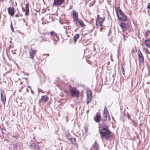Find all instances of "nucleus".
I'll return each instance as SVG.
<instances>
[{"instance_id": "f257e3e1", "label": "nucleus", "mask_w": 150, "mask_h": 150, "mask_svg": "<svg viewBox=\"0 0 150 150\" xmlns=\"http://www.w3.org/2000/svg\"><path fill=\"white\" fill-rule=\"evenodd\" d=\"M99 131L100 134L101 138L102 139L104 138L108 140L111 136L112 132L108 129H100Z\"/></svg>"}, {"instance_id": "f03ea898", "label": "nucleus", "mask_w": 150, "mask_h": 150, "mask_svg": "<svg viewBox=\"0 0 150 150\" xmlns=\"http://www.w3.org/2000/svg\"><path fill=\"white\" fill-rule=\"evenodd\" d=\"M70 94L73 97L78 98L79 96V91L75 88H71L69 90Z\"/></svg>"}, {"instance_id": "7ed1b4c3", "label": "nucleus", "mask_w": 150, "mask_h": 150, "mask_svg": "<svg viewBox=\"0 0 150 150\" xmlns=\"http://www.w3.org/2000/svg\"><path fill=\"white\" fill-rule=\"evenodd\" d=\"M117 15L118 20L119 21H125L127 20V17L121 10H119V13L118 14L117 11Z\"/></svg>"}, {"instance_id": "20e7f679", "label": "nucleus", "mask_w": 150, "mask_h": 150, "mask_svg": "<svg viewBox=\"0 0 150 150\" xmlns=\"http://www.w3.org/2000/svg\"><path fill=\"white\" fill-rule=\"evenodd\" d=\"M120 26L122 29V31L124 32L125 31H126L127 29H128L129 27V24L123 22L120 23Z\"/></svg>"}, {"instance_id": "39448f33", "label": "nucleus", "mask_w": 150, "mask_h": 150, "mask_svg": "<svg viewBox=\"0 0 150 150\" xmlns=\"http://www.w3.org/2000/svg\"><path fill=\"white\" fill-rule=\"evenodd\" d=\"M37 52V50L30 49L29 52V57L32 60H33L34 59V56L35 55Z\"/></svg>"}, {"instance_id": "423d86ee", "label": "nucleus", "mask_w": 150, "mask_h": 150, "mask_svg": "<svg viewBox=\"0 0 150 150\" xmlns=\"http://www.w3.org/2000/svg\"><path fill=\"white\" fill-rule=\"evenodd\" d=\"M75 22L77 26L79 25L82 28H84L86 26L83 21L81 19H78Z\"/></svg>"}, {"instance_id": "0eeeda50", "label": "nucleus", "mask_w": 150, "mask_h": 150, "mask_svg": "<svg viewBox=\"0 0 150 150\" xmlns=\"http://www.w3.org/2000/svg\"><path fill=\"white\" fill-rule=\"evenodd\" d=\"M94 121L97 123H99L101 121V116L100 113L97 112L94 117Z\"/></svg>"}, {"instance_id": "6e6552de", "label": "nucleus", "mask_w": 150, "mask_h": 150, "mask_svg": "<svg viewBox=\"0 0 150 150\" xmlns=\"http://www.w3.org/2000/svg\"><path fill=\"white\" fill-rule=\"evenodd\" d=\"M72 15L73 19V21H75L79 19L78 13L75 10H73Z\"/></svg>"}, {"instance_id": "1a4fd4ad", "label": "nucleus", "mask_w": 150, "mask_h": 150, "mask_svg": "<svg viewBox=\"0 0 150 150\" xmlns=\"http://www.w3.org/2000/svg\"><path fill=\"white\" fill-rule=\"evenodd\" d=\"M29 147L32 149H33L35 150H41L39 146L34 143L30 144L29 145Z\"/></svg>"}, {"instance_id": "9d476101", "label": "nucleus", "mask_w": 150, "mask_h": 150, "mask_svg": "<svg viewBox=\"0 0 150 150\" xmlns=\"http://www.w3.org/2000/svg\"><path fill=\"white\" fill-rule=\"evenodd\" d=\"M138 57H139V62L142 64H143L144 62V56L141 51L139 50L138 53Z\"/></svg>"}, {"instance_id": "9b49d317", "label": "nucleus", "mask_w": 150, "mask_h": 150, "mask_svg": "<svg viewBox=\"0 0 150 150\" xmlns=\"http://www.w3.org/2000/svg\"><path fill=\"white\" fill-rule=\"evenodd\" d=\"M64 2V0H54V6H61Z\"/></svg>"}, {"instance_id": "f8f14e48", "label": "nucleus", "mask_w": 150, "mask_h": 150, "mask_svg": "<svg viewBox=\"0 0 150 150\" xmlns=\"http://www.w3.org/2000/svg\"><path fill=\"white\" fill-rule=\"evenodd\" d=\"M99 128H102L100 129H108L109 128V126L106 123V122H103L101 125L99 124Z\"/></svg>"}, {"instance_id": "ddd939ff", "label": "nucleus", "mask_w": 150, "mask_h": 150, "mask_svg": "<svg viewBox=\"0 0 150 150\" xmlns=\"http://www.w3.org/2000/svg\"><path fill=\"white\" fill-rule=\"evenodd\" d=\"M105 18H100L98 19H96V25L97 26L98 23H99L100 27H103V23L104 21Z\"/></svg>"}, {"instance_id": "4468645a", "label": "nucleus", "mask_w": 150, "mask_h": 150, "mask_svg": "<svg viewBox=\"0 0 150 150\" xmlns=\"http://www.w3.org/2000/svg\"><path fill=\"white\" fill-rule=\"evenodd\" d=\"M9 14L12 16L14 15V9L13 7H9L8 8Z\"/></svg>"}, {"instance_id": "2eb2a0df", "label": "nucleus", "mask_w": 150, "mask_h": 150, "mask_svg": "<svg viewBox=\"0 0 150 150\" xmlns=\"http://www.w3.org/2000/svg\"><path fill=\"white\" fill-rule=\"evenodd\" d=\"M29 4L28 3H26L25 4V16H28L29 15Z\"/></svg>"}, {"instance_id": "dca6fc26", "label": "nucleus", "mask_w": 150, "mask_h": 150, "mask_svg": "<svg viewBox=\"0 0 150 150\" xmlns=\"http://www.w3.org/2000/svg\"><path fill=\"white\" fill-rule=\"evenodd\" d=\"M144 43L148 47L150 48V39L146 38L144 42Z\"/></svg>"}, {"instance_id": "f3484780", "label": "nucleus", "mask_w": 150, "mask_h": 150, "mask_svg": "<svg viewBox=\"0 0 150 150\" xmlns=\"http://www.w3.org/2000/svg\"><path fill=\"white\" fill-rule=\"evenodd\" d=\"M41 98L42 100V102L43 103V104L48 100L49 98L47 96H42Z\"/></svg>"}, {"instance_id": "a211bd4d", "label": "nucleus", "mask_w": 150, "mask_h": 150, "mask_svg": "<svg viewBox=\"0 0 150 150\" xmlns=\"http://www.w3.org/2000/svg\"><path fill=\"white\" fill-rule=\"evenodd\" d=\"M92 98V96H89L88 94L87 95V99L86 101V103L87 104L91 101Z\"/></svg>"}, {"instance_id": "6ab92c4d", "label": "nucleus", "mask_w": 150, "mask_h": 150, "mask_svg": "<svg viewBox=\"0 0 150 150\" xmlns=\"http://www.w3.org/2000/svg\"><path fill=\"white\" fill-rule=\"evenodd\" d=\"M79 37L80 36L78 34H76L74 35L73 39L75 43L76 42L77 39L79 38Z\"/></svg>"}, {"instance_id": "aec40b11", "label": "nucleus", "mask_w": 150, "mask_h": 150, "mask_svg": "<svg viewBox=\"0 0 150 150\" xmlns=\"http://www.w3.org/2000/svg\"><path fill=\"white\" fill-rule=\"evenodd\" d=\"M146 37H148V38L150 39V32L149 30H147L145 34Z\"/></svg>"}, {"instance_id": "412c9836", "label": "nucleus", "mask_w": 150, "mask_h": 150, "mask_svg": "<svg viewBox=\"0 0 150 150\" xmlns=\"http://www.w3.org/2000/svg\"><path fill=\"white\" fill-rule=\"evenodd\" d=\"M93 146L96 149V150H98L99 145L96 142H95L94 144H93Z\"/></svg>"}, {"instance_id": "4be33fe9", "label": "nucleus", "mask_w": 150, "mask_h": 150, "mask_svg": "<svg viewBox=\"0 0 150 150\" xmlns=\"http://www.w3.org/2000/svg\"><path fill=\"white\" fill-rule=\"evenodd\" d=\"M1 100L3 104H4L6 102V97H1Z\"/></svg>"}, {"instance_id": "5701e85b", "label": "nucleus", "mask_w": 150, "mask_h": 150, "mask_svg": "<svg viewBox=\"0 0 150 150\" xmlns=\"http://www.w3.org/2000/svg\"><path fill=\"white\" fill-rule=\"evenodd\" d=\"M1 97H6V94L3 90H1Z\"/></svg>"}, {"instance_id": "b1692460", "label": "nucleus", "mask_w": 150, "mask_h": 150, "mask_svg": "<svg viewBox=\"0 0 150 150\" xmlns=\"http://www.w3.org/2000/svg\"><path fill=\"white\" fill-rule=\"evenodd\" d=\"M43 41H47L48 42H49V40L48 39H46V38H43V39L42 40H41L40 42H42Z\"/></svg>"}, {"instance_id": "393cba45", "label": "nucleus", "mask_w": 150, "mask_h": 150, "mask_svg": "<svg viewBox=\"0 0 150 150\" xmlns=\"http://www.w3.org/2000/svg\"><path fill=\"white\" fill-rule=\"evenodd\" d=\"M103 113H109L108 111L106 106H105V108H104Z\"/></svg>"}, {"instance_id": "a878e982", "label": "nucleus", "mask_w": 150, "mask_h": 150, "mask_svg": "<svg viewBox=\"0 0 150 150\" xmlns=\"http://www.w3.org/2000/svg\"><path fill=\"white\" fill-rule=\"evenodd\" d=\"M69 140H70L71 142L72 143H74L76 141V139L75 138H71L70 139H69Z\"/></svg>"}, {"instance_id": "bb28decb", "label": "nucleus", "mask_w": 150, "mask_h": 150, "mask_svg": "<svg viewBox=\"0 0 150 150\" xmlns=\"http://www.w3.org/2000/svg\"><path fill=\"white\" fill-rule=\"evenodd\" d=\"M103 117L105 118H107L108 117V116H109V113H103Z\"/></svg>"}, {"instance_id": "cd10ccee", "label": "nucleus", "mask_w": 150, "mask_h": 150, "mask_svg": "<svg viewBox=\"0 0 150 150\" xmlns=\"http://www.w3.org/2000/svg\"><path fill=\"white\" fill-rule=\"evenodd\" d=\"M116 13H117V12L118 13H119V10H121L120 9H119L118 7H115Z\"/></svg>"}, {"instance_id": "c85d7f7f", "label": "nucleus", "mask_w": 150, "mask_h": 150, "mask_svg": "<svg viewBox=\"0 0 150 150\" xmlns=\"http://www.w3.org/2000/svg\"><path fill=\"white\" fill-rule=\"evenodd\" d=\"M10 27H11V30H12V31L13 32H14V29H13V25H12V22H11V25H10Z\"/></svg>"}, {"instance_id": "c756f323", "label": "nucleus", "mask_w": 150, "mask_h": 150, "mask_svg": "<svg viewBox=\"0 0 150 150\" xmlns=\"http://www.w3.org/2000/svg\"><path fill=\"white\" fill-rule=\"evenodd\" d=\"M122 72L123 74L125 76V71L124 67H122Z\"/></svg>"}, {"instance_id": "7c9ffc66", "label": "nucleus", "mask_w": 150, "mask_h": 150, "mask_svg": "<svg viewBox=\"0 0 150 150\" xmlns=\"http://www.w3.org/2000/svg\"><path fill=\"white\" fill-rule=\"evenodd\" d=\"M41 103H43L42 102V100L41 98L38 101V103L39 104V105H40V104Z\"/></svg>"}, {"instance_id": "2f4dec72", "label": "nucleus", "mask_w": 150, "mask_h": 150, "mask_svg": "<svg viewBox=\"0 0 150 150\" xmlns=\"http://www.w3.org/2000/svg\"><path fill=\"white\" fill-rule=\"evenodd\" d=\"M127 116L128 119H130V118H131L130 115L128 113H127Z\"/></svg>"}, {"instance_id": "473e14b6", "label": "nucleus", "mask_w": 150, "mask_h": 150, "mask_svg": "<svg viewBox=\"0 0 150 150\" xmlns=\"http://www.w3.org/2000/svg\"><path fill=\"white\" fill-rule=\"evenodd\" d=\"M94 20V18H92V19L90 21V23L92 24Z\"/></svg>"}, {"instance_id": "72a5a7b5", "label": "nucleus", "mask_w": 150, "mask_h": 150, "mask_svg": "<svg viewBox=\"0 0 150 150\" xmlns=\"http://www.w3.org/2000/svg\"><path fill=\"white\" fill-rule=\"evenodd\" d=\"M107 120V118H105L104 119H103L102 120L103 122H106Z\"/></svg>"}, {"instance_id": "f704fd0d", "label": "nucleus", "mask_w": 150, "mask_h": 150, "mask_svg": "<svg viewBox=\"0 0 150 150\" xmlns=\"http://www.w3.org/2000/svg\"><path fill=\"white\" fill-rule=\"evenodd\" d=\"M147 8H148L150 9V3H148V4L147 6Z\"/></svg>"}, {"instance_id": "c9c22d12", "label": "nucleus", "mask_w": 150, "mask_h": 150, "mask_svg": "<svg viewBox=\"0 0 150 150\" xmlns=\"http://www.w3.org/2000/svg\"><path fill=\"white\" fill-rule=\"evenodd\" d=\"M75 145L77 147H78L79 146V144L77 143H75Z\"/></svg>"}, {"instance_id": "e433bc0d", "label": "nucleus", "mask_w": 150, "mask_h": 150, "mask_svg": "<svg viewBox=\"0 0 150 150\" xmlns=\"http://www.w3.org/2000/svg\"><path fill=\"white\" fill-rule=\"evenodd\" d=\"M100 18H101L100 17V16H99V15H98L97 18L96 19H100Z\"/></svg>"}, {"instance_id": "4c0bfd02", "label": "nucleus", "mask_w": 150, "mask_h": 150, "mask_svg": "<svg viewBox=\"0 0 150 150\" xmlns=\"http://www.w3.org/2000/svg\"><path fill=\"white\" fill-rule=\"evenodd\" d=\"M101 27L100 28V31H102V30L103 29V28L102 27Z\"/></svg>"}, {"instance_id": "58836bf2", "label": "nucleus", "mask_w": 150, "mask_h": 150, "mask_svg": "<svg viewBox=\"0 0 150 150\" xmlns=\"http://www.w3.org/2000/svg\"><path fill=\"white\" fill-rule=\"evenodd\" d=\"M13 47V45H11L9 46V48H12Z\"/></svg>"}, {"instance_id": "ea45409f", "label": "nucleus", "mask_w": 150, "mask_h": 150, "mask_svg": "<svg viewBox=\"0 0 150 150\" xmlns=\"http://www.w3.org/2000/svg\"><path fill=\"white\" fill-rule=\"evenodd\" d=\"M88 92L91 95H92V92L91 91H89Z\"/></svg>"}, {"instance_id": "a19ab883", "label": "nucleus", "mask_w": 150, "mask_h": 150, "mask_svg": "<svg viewBox=\"0 0 150 150\" xmlns=\"http://www.w3.org/2000/svg\"><path fill=\"white\" fill-rule=\"evenodd\" d=\"M50 34H51V35H53V33H54V32H53V31H52V32H51L50 33Z\"/></svg>"}, {"instance_id": "79ce46f5", "label": "nucleus", "mask_w": 150, "mask_h": 150, "mask_svg": "<svg viewBox=\"0 0 150 150\" xmlns=\"http://www.w3.org/2000/svg\"><path fill=\"white\" fill-rule=\"evenodd\" d=\"M30 90H31V93L32 94H34V92L32 90V89H31Z\"/></svg>"}, {"instance_id": "37998d69", "label": "nucleus", "mask_w": 150, "mask_h": 150, "mask_svg": "<svg viewBox=\"0 0 150 150\" xmlns=\"http://www.w3.org/2000/svg\"><path fill=\"white\" fill-rule=\"evenodd\" d=\"M126 40V38H125V37H124L123 38V40L124 41H125Z\"/></svg>"}, {"instance_id": "c03bdc74", "label": "nucleus", "mask_w": 150, "mask_h": 150, "mask_svg": "<svg viewBox=\"0 0 150 150\" xmlns=\"http://www.w3.org/2000/svg\"><path fill=\"white\" fill-rule=\"evenodd\" d=\"M18 145L17 144H16L15 145V146H14V148H15V147H17V146H18Z\"/></svg>"}, {"instance_id": "a18cd8bd", "label": "nucleus", "mask_w": 150, "mask_h": 150, "mask_svg": "<svg viewBox=\"0 0 150 150\" xmlns=\"http://www.w3.org/2000/svg\"><path fill=\"white\" fill-rule=\"evenodd\" d=\"M15 16L16 17H19V15L18 14H17L16 15H15Z\"/></svg>"}, {"instance_id": "49530a36", "label": "nucleus", "mask_w": 150, "mask_h": 150, "mask_svg": "<svg viewBox=\"0 0 150 150\" xmlns=\"http://www.w3.org/2000/svg\"><path fill=\"white\" fill-rule=\"evenodd\" d=\"M146 51L148 54H150V52H149L148 50L147 49H146Z\"/></svg>"}, {"instance_id": "de8ad7c7", "label": "nucleus", "mask_w": 150, "mask_h": 150, "mask_svg": "<svg viewBox=\"0 0 150 150\" xmlns=\"http://www.w3.org/2000/svg\"><path fill=\"white\" fill-rule=\"evenodd\" d=\"M23 79H25L26 80H27L28 79V78H23Z\"/></svg>"}, {"instance_id": "09e8293b", "label": "nucleus", "mask_w": 150, "mask_h": 150, "mask_svg": "<svg viewBox=\"0 0 150 150\" xmlns=\"http://www.w3.org/2000/svg\"><path fill=\"white\" fill-rule=\"evenodd\" d=\"M108 120H109V121H110V116H109V115L108 116Z\"/></svg>"}, {"instance_id": "8fccbe9b", "label": "nucleus", "mask_w": 150, "mask_h": 150, "mask_svg": "<svg viewBox=\"0 0 150 150\" xmlns=\"http://www.w3.org/2000/svg\"><path fill=\"white\" fill-rule=\"evenodd\" d=\"M2 129L4 130H5V128L4 127H2Z\"/></svg>"}, {"instance_id": "3c124183", "label": "nucleus", "mask_w": 150, "mask_h": 150, "mask_svg": "<svg viewBox=\"0 0 150 150\" xmlns=\"http://www.w3.org/2000/svg\"><path fill=\"white\" fill-rule=\"evenodd\" d=\"M4 0H0V2H2L4 1Z\"/></svg>"}, {"instance_id": "603ef678", "label": "nucleus", "mask_w": 150, "mask_h": 150, "mask_svg": "<svg viewBox=\"0 0 150 150\" xmlns=\"http://www.w3.org/2000/svg\"><path fill=\"white\" fill-rule=\"evenodd\" d=\"M28 88H29L30 89H31V87H30V86H28Z\"/></svg>"}, {"instance_id": "864d4df0", "label": "nucleus", "mask_w": 150, "mask_h": 150, "mask_svg": "<svg viewBox=\"0 0 150 150\" xmlns=\"http://www.w3.org/2000/svg\"><path fill=\"white\" fill-rule=\"evenodd\" d=\"M38 93H39L40 92V91H39V88L38 89Z\"/></svg>"}, {"instance_id": "5fc2aeb1", "label": "nucleus", "mask_w": 150, "mask_h": 150, "mask_svg": "<svg viewBox=\"0 0 150 150\" xmlns=\"http://www.w3.org/2000/svg\"><path fill=\"white\" fill-rule=\"evenodd\" d=\"M87 129L86 128L85 129V132H87Z\"/></svg>"}, {"instance_id": "6e6d98bb", "label": "nucleus", "mask_w": 150, "mask_h": 150, "mask_svg": "<svg viewBox=\"0 0 150 150\" xmlns=\"http://www.w3.org/2000/svg\"><path fill=\"white\" fill-rule=\"evenodd\" d=\"M46 55L47 56H49V54H46Z\"/></svg>"}, {"instance_id": "4d7b16f0", "label": "nucleus", "mask_w": 150, "mask_h": 150, "mask_svg": "<svg viewBox=\"0 0 150 150\" xmlns=\"http://www.w3.org/2000/svg\"><path fill=\"white\" fill-rule=\"evenodd\" d=\"M1 106H2L0 104V108H1Z\"/></svg>"}, {"instance_id": "13d9d810", "label": "nucleus", "mask_w": 150, "mask_h": 150, "mask_svg": "<svg viewBox=\"0 0 150 150\" xmlns=\"http://www.w3.org/2000/svg\"><path fill=\"white\" fill-rule=\"evenodd\" d=\"M112 119H113V120H114V121H115V120H114V118L113 117H112Z\"/></svg>"}, {"instance_id": "bf43d9fd", "label": "nucleus", "mask_w": 150, "mask_h": 150, "mask_svg": "<svg viewBox=\"0 0 150 150\" xmlns=\"http://www.w3.org/2000/svg\"><path fill=\"white\" fill-rule=\"evenodd\" d=\"M9 42L11 43V41H9Z\"/></svg>"}, {"instance_id": "052dcab7", "label": "nucleus", "mask_w": 150, "mask_h": 150, "mask_svg": "<svg viewBox=\"0 0 150 150\" xmlns=\"http://www.w3.org/2000/svg\"><path fill=\"white\" fill-rule=\"evenodd\" d=\"M78 28H77L76 29V31Z\"/></svg>"}, {"instance_id": "680f3d73", "label": "nucleus", "mask_w": 150, "mask_h": 150, "mask_svg": "<svg viewBox=\"0 0 150 150\" xmlns=\"http://www.w3.org/2000/svg\"><path fill=\"white\" fill-rule=\"evenodd\" d=\"M13 137H16L15 136H13Z\"/></svg>"}]
</instances>
